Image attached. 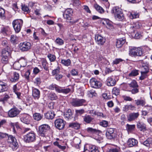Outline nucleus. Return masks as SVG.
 Wrapping results in <instances>:
<instances>
[{
	"mask_svg": "<svg viewBox=\"0 0 152 152\" xmlns=\"http://www.w3.org/2000/svg\"><path fill=\"white\" fill-rule=\"evenodd\" d=\"M10 52L6 50H3L1 53V56L8 57L10 55Z\"/></svg>",
	"mask_w": 152,
	"mask_h": 152,
	"instance_id": "nucleus-51",
	"label": "nucleus"
},
{
	"mask_svg": "<svg viewBox=\"0 0 152 152\" xmlns=\"http://www.w3.org/2000/svg\"><path fill=\"white\" fill-rule=\"evenodd\" d=\"M34 119L37 121H40L43 118V115L40 113H35L33 115Z\"/></svg>",
	"mask_w": 152,
	"mask_h": 152,
	"instance_id": "nucleus-32",
	"label": "nucleus"
},
{
	"mask_svg": "<svg viewBox=\"0 0 152 152\" xmlns=\"http://www.w3.org/2000/svg\"><path fill=\"white\" fill-rule=\"evenodd\" d=\"M148 73V72H141V75L139 77L140 79L141 80H142L146 78L147 76Z\"/></svg>",
	"mask_w": 152,
	"mask_h": 152,
	"instance_id": "nucleus-54",
	"label": "nucleus"
},
{
	"mask_svg": "<svg viewBox=\"0 0 152 152\" xmlns=\"http://www.w3.org/2000/svg\"><path fill=\"white\" fill-rule=\"evenodd\" d=\"M83 121L87 123H89L92 121L93 118L90 116L86 115L83 117Z\"/></svg>",
	"mask_w": 152,
	"mask_h": 152,
	"instance_id": "nucleus-38",
	"label": "nucleus"
},
{
	"mask_svg": "<svg viewBox=\"0 0 152 152\" xmlns=\"http://www.w3.org/2000/svg\"><path fill=\"white\" fill-rule=\"evenodd\" d=\"M23 23V21L21 19H16L13 21L12 26L16 33H18L20 31Z\"/></svg>",
	"mask_w": 152,
	"mask_h": 152,
	"instance_id": "nucleus-2",
	"label": "nucleus"
},
{
	"mask_svg": "<svg viewBox=\"0 0 152 152\" xmlns=\"http://www.w3.org/2000/svg\"><path fill=\"white\" fill-rule=\"evenodd\" d=\"M55 42L56 44L59 45H63L64 43L63 40L59 38H57L55 40Z\"/></svg>",
	"mask_w": 152,
	"mask_h": 152,
	"instance_id": "nucleus-52",
	"label": "nucleus"
},
{
	"mask_svg": "<svg viewBox=\"0 0 152 152\" xmlns=\"http://www.w3.org/2000/svg\"><path fill=\"white\" fill-rule=\"evenodd\" d=\"M103 23L105 25H106L107 28L109 29H112L113 28V26L111 22L108 20H104Z\"/></svg>",
	"mask_w": 152,
	"mask_h": 152,
	"instance_id": "nucleus-31",
	"label": "nucleus"
},
{
	"mask_svg": "<svg viewBox=\"0 0 152 152\" xmlns=\"http://www.w3.org/2000/svg\"><path fill=\"white\" fill-rule=\"evenodd\" d=\"M8 86L6 83L0 81V92H2L7 90Z\"/></svg>",
	"mask_w": 152,
	"mask_h": 152,
	"instance_id": "nucleus-25",
	"label": "nucleus"
},
{
	"mask_svg": "<svg viewBox=\"0 0 152 152\" xmlns=\"http://www.w3.org/2000/svg\"><path fill=\"white\" fill-rule=\"evenodd\" d=\"M139 115L138 113H129L127 116V120L131 121L137 119Z\"/></svg>",
	"mask_w": 152,
	"mask_h": 152,
	"instance_id": "nucleus-18",
	"label": "nucleus"
},
{
	"mask_svg": "<svg viewBox=\"0 0 152 152\" xmlns=\"http://www.w3.org/2000/svg\"><path fill=\"white\" fill-rule=\"evenodd\" d=\"M21 121L26 124H29L30 123L31 117L28 114H24L20 118Z\"/></svg>",
	"mask_w": 152,
	"mask_h": 152,
	"instance_id": "nucleus-15",
	"label": "nucleus"
},
{
	"mask_svg": "<svg viewBox=\"0 0 152 152\" xmlns=\"http://www.w3.org/2000/svg\"><path fill=\"white\" fill-rule=\"evenodd\" d=\"M47 57L49 59V60L50 62H54L56 59V56L53 55L50 53L48 54L47 55Z\"/></svg>",
	"mask_w": 152,
	"mask_h": 152,
	"instance_id": "nucleus-45",
	"label": "nucleus"
},
{
	"mask_svg": "<svg viewBox=\"0 0 152 152\" xmlns=\"http://www.w3.org/2000/svg\"><path fill=\"white\" fill-rule=\"evenodd\" d=\"M9 78L10 81L12 82H15L18 81L19 78V74L16 72H13L11 74Z\"/></svg>",
	"mask_w": 152,
	"mask_h": 152,
	"instance_id": "nucleus-19",
	"label": "nucleus"
},
{
	"mask_svg": "<svg viewBox=\"0 0 152 152\" xmlns=\"http://www.w3.org/2000/svg\"><path fill=\"white\" fill-rule=\"evenodd\" d=\"M10 31V29L8 26H1L0 27V33L4 36L7 35Z\"/></svg>",
	"mask_w": 152,
	"mask_h": 152,
	"instance_id": "nucleus-13",
	"label": "nucleus"
},
{
	"mask_svg": "<svg viewBox=\"0 0 152 152\" xmlns=\"http://www.w3.org/2000/svg\"><path fill=\"white\" fill-rule=\"evenodd\" d=\"M50 129V127L48 124L42 125L39 127V133L42 136H43Z\"/></svg>",
	"mask_w": 152,
	"mask_h": 152,
	"instance_id": "nucleus-7",
	"label": "nucleus"
},
{
	"mask_svg": "<svg viewBox=\"0 0 152 152\" xmlns=\"http://www.w3.org/2000/svg\"><path fill=\"white\" fill-rule=\"evenodd\" d=\"M40 92L37 89L33 88L32 89V96L34 99H38L40 97Z\"/></svg>",
	"mask_w": 152,
	"mask_h": 152,
	"instance_id": "nucleus-22",
	"label": "nucleus"
},
{
	"mask_svg": "<svg viewBox=\"0 0 152 152\" xmlns=\"http://www.w3.org/2000/svg\"><path fill=\"white\" fill-rule=\"evenodd\" d=\"M114 132V129L111 128H107L106 133V135L107 138L110 140L113 139L115 136Z\"/></svg>",
	"mask_w": 152,
	"mask_h": 152,
	"instance_id": "nucleus-12",
	"label": "nucleus"
},
{
	"mask_svg": "<svg viewBox=\"0 0 152 152\" xmlns=\"http://www.w3.org/2000/svg\"><path fill=\"white\" fill-rule=\"evenodd\" d=\"M138 129L140 131L144 130L145 129V125L142 122H138L137 125Z\"/></svg>",
	"mask_w": 152,
	"mask_h": 152,
	"instance_id": "nucleus-34",
	"label": "nucleus"
},
{
	"mask_svg": "<svg viewBox=\"0 0 152 152\" xmlns=\"http://www.w3.org/2000/svg\"><path fill=\"white\" fill-rule=\"evenodd\" d=\"M63 16L66 21L68 22L74 23L77 22V20H73L72 19V16L68 15L66 13H64Z\"/></svg>",
	"mask_w": 152,
	"mask_h": 152,
	"instance_id": "nucleus-24",
	"label": "nucleus"
},
{
	"mask_svg": "<svg viewBox=\"0 0 152 152\" xmlns=\"http://www.w3.org/2000/svg\"><path fill=\"white\" fill-rule=\"evenodd\" d=\"M84 152H95V146L89 144L85 145Z\"/></svg>",
	"mask_w": 152,
	"mask_h": 152,
	"instance_id": "nucleus-14",
	"label": "nucleus"
},
{
	"mask_svg": "<svg viewBox=\"0 0 152 152\" xmlns=\"http://www.w3.org/2000/svg\"><path fill=\"white\" fill-rule=\"evenodd\" d=\"M102 84L100 81H96V88H99L102 86Z\"/></svg>",
	"mask_w": 152,
	"mask_h": 152,
	"instance_id": "nucleus-60",
	"label": "nucleus"
},
{
	"mask_svg": "<svg viewBox=\"0 0 152 152\" xmlns=\"http://www.w3.org/2000/svg\"><path fill=\"white\" fill-rule=\"evenodd\" d=\"M69 126L70 127L74 128L75 129H78L80 127V125L77 123H70Z\"/></svg>",
	"mask_w": 152,
	"mask_h": 152,
	"instance_id": "nucleus-36",
	"label": "nucleus"
},
{
	"mask_svg": "<svg viewBox=\"0 0 152 152\" xmlns=\"http://www.w3.org/2000/svg\"><path fill=\"white\" fill-rule=\"evenodd\" d=\"M135 102L137 105H141L143 106L145 104V101L143 99H140L137 100H135Z\"/></svg>",
	"mask_w": 152,
	"mask_h": 152,
	"instance_id": "nucleus-39",
	"label": "nucleus"
},
{
	"mask_svg": "<svg viewBox=\"0 0 152 152\" xmlns=\"http://www.w3.org/2000/svg\"><path fill=\"white\" fill-rule=\"evenodd\" d=\"M139 71L137 70L134 69L129 74L128 76L129 77L136 76L139 74Z\"/></svg>",
	"mask_w": 152,
	"mask_h": 152,
	"instance_id": "nucleus-43",
	"label": "nucleus"
},
{
	"mask_svg": "<svg viewBox=\"0 0 152 152\" xmlns=\"http://www.w3.org/2000/svg\"><path fill=\"white\" fill-rule=\"evenodd\" d=\"M116 80L114 77H109L106 80L107 85L108 86H113L116 84Z\"/></svg>",
	"mask_w": 152,
	"mask_h": 152,
	"instance_id": "nucleus-20",
	"label": "nucleus"
},
{
	"mask_svg": "<svg viewBox=\"0 0 152 152\" xmlns=\"http://www.w3.org/2000/svg\"><path fill=\"white\" fill-rule=\"evenodd\" d=\"M64 13L67 14L68 15L72 16L73 13V11L72 9H67L65 11Z\"/></svg>",
	"mask_w": 152,
	"mask_h": 152,
	"instance_id": "nucleus-58",
	"label": "nucleus"
},
{
	"mask_svg": "<svg viewBox=\"0 0 152 152\" xmlns=\"http://www.w3.org/2000/svg\"><path fill=\"white\" fill-rule=\"evenodd\" d=\"M139 16V13L137 12L134 11H132L129 12V17L130 19H132L138 18Z\"/></svg>",
	"mask_w": 152,
	"mask_h": 152,
	"instance_id": "nucleus-28",
	"label": "nucleus"
},
{
	"mask_svg": "<svg viewBox=\"0 0 152 152\" xmlns=\"http://www.w3.org/2000/svg\"><path fill=\"white\" fill-rule=\"evenodd\" d=\"M129 54L130 56L135 57L141 56L142 55L143 53L140 48H134L130 50Z\"/></svg>",
	"mask_w": 152,
	"mask_h": 152,
	"instance_id": "nucleus-6",
	"label": "nucleus"
},
{
	"mask_svg": "<svg viewBox=\"0 0 152 152\" xmlns=\"http://www.w3.org/2000/svg\"><path fill=\"white\" fill-rule=\"evenodd\" d=\"M11 125L12 127V130L13 132L15 134L16 133V131L15 128V127H16V128H18V123H11L10 124Z\"/></svg>",
	"mask_w": 152,
	"mask_h": 152,
	"instance_id": "nucleus-56",
	"label": "nucleus"
},
{
	"mask_svg": "<svg viewBox=\"0 0 152 152\" xmlns=\"http://www.w3.org/2000/svg\"><path fill=\"white\" fill-rule=\"evenodd\" d=\"M138 141L134 138H129L127 142L128 145L130 147H135L137 145Z\"/></svg>",
	"mask_w": 152,
	"mask_h": 152,
	"instance_id": "nucleus-17",
	"label": "nucleus"
},
{
	"mask_svg": "<svg viewBox=\"0 0 152 152\" xmlns=\"http://www.w3.org/2000/svg\"><path fill=\"white\" fill-rule=\"evenodd\" d=\"M42 64L44 69L46 71L48 70V63L47 60L45 59H43L42 61Z\"/></svg>",
	"mask_w": 152,
	"mask_h": 152,
	"instance_id": "nucleus-41",
	"label": "nucleus"
},
{
	"mask_svg": "<svg viewBox=\"0 0 152 152\" xmlns=\"http://www.w3.org/2000/svg\"><path fill=\"white\" fill-rule=\"evenodd\" d=\"M112 93L116 96L118 95L120 93L119 89L116 87H114L113 89Z\"/></svg>",
	"mask_w": 152,
	"mask_h": 152,
	"instance_id": "nucleus-55",
	"label": "nucleus"
},
{
	"mask_svg": "<svg viewBox=\"0 0 152 152\" xmlns=\"http://www.w3.org/2000/svg\"><path fill=\"white\" fill-rule=\"evenodd\" d=\"M102 134L101 131L96 129V140L99 143L102 142Z\"/></svg>",
	"mask_w": 152,
	"mask_h": 152,
	"instance_id": "nucleus-16",
	"label": "nucleus"
},
{
	"mask_svg": "<svg viewBox=\"0 0 152 152\" xmlns=\"http://www.w3.org/2000/svg\"><path fill=\"white\" fill-rule=\"evenodd\" d=\"M38 30L43 36L46 37L48 35V34L45 32V31L43 28H39Z\"/></svg>",
	"mask_w": 152,
	"mask_h": 152,
	"instance_id": "nucleus-63",
	"label": "nucleus"
},
{
	"mask_svg": "<svg viewBox=\"0 0 152 152\" xmlns=\"http://www.w3.org/2000/svg\"><path fill=\"white\" fill-rule=\"evenodd\" d=\"M124 60L121 58H116L113 61V64H117L123 61Z\"/></svg>",
	"mask_w": 152,
	"mask_h": 152,
	"instance_id": "nucleus-59",
	"label": "nucleus"
},
{
	"mask_svg": "<svg viewBox=\"0 0 152 152\" xmlns=\"http://www.w3.org/2000/svg\"><path fill=\"white\" fill-rule=\"evenodd\" d=\"M108 124V122L106 121H103L101 122H100L99 123V125L103 127H107Z\"/></svg>",
	"mask_w": 152,
	"mask_h": 152,
	"instance_id": "nucleus-57",
	"label": "nucleus"
},
{
	"mask_svg": "<svg viewBox=\"0 0 152 152\" xmlns=\"http://www.w3.org/2000/svg\"><path fill=\"white\" fill-rule=\"evenodd\" d=\"M105 42V39L101 35H98L97 37L96 41V43L99 45H103Z\"/></svg>",
	"mask_w": 152,
	"mask_h": 152,
	"instance_id": "nucleus-23",
	"label": "nucleus"
},
{
	"mask_svg": "<svg viewBox=\"0 0 152 152\" xmlns=\"http://www.w3.org/2000/svg\"><path fill=\"white\" fill-rule=\"evenodd\" d=\"M19 37L15 35H12L10 37V41L13 44H16L18 42Z\"/></svg>",
	"mask_w": 152,
	"mask_h": 152,
	"instance_id": "nucleus-29",
	"label": "nucleus"
},
{
	"mask_svg": "<svg viewBox=\"0 0 152 152\" xmlns=\"http://www.w3.org/2000/svg\"><path fill=\"white\" fill-rule=\"evenodd\" d=\"M126 42L125 39L124 38L118 39L116 43V46L118 48H121Z\"/></svg>",
	"mask_w": 152,
	"mask_h": 152,
	"instance_id": "nucleus-21",
	"label": "nucleus"
},
{
	"mask_svg": "<svg viewBox=\"0 0 152 152\" xmlns=\"http://www.w3.org/2000/svg\"><path fill=\"white\" fill-rule=\"evenodd\" d=\"M10 146L13 151H15L18 148V144L17 140L10 143Z\"/></svg>",
	"mask_w": 152,
	"mask_h": 152,
	"instance_id": "nucleus-37",
	"label": "nucleus"
},
{
	"mask_svg": "<svg viewBox=\"0 0 152 152\" xmlns=\"http://www.w3.org/2000/svg\"><path fill=\"white\" fill-rule=\"evenodd\" d=\"M13 91L16 94L17 97L19 98L20 96L21 95V93L19 92V88L17 86V84L13 86Z\"/></svg>",
	"mask_w": 152,
	"mask_h": 152,
	"instance_id": "nucleus-33",
	"label": "nucleus"
},
{
	"mask_svg": "<svg viewBox=\"0 0 152 152\" xmlns=\"http://www.w3.org/2000/svg\"><path fill=\"white\" fill-rule=\"evenodd\" d=\"M36 135L34 132H29L24 137V140L26 142H34L35 140Z\"/></svg>",
	"mask_w": 152,
	"mask_h": 152,
	"instance_id": "nucleus-5",
	"label": "nucleus"
},
{
	"mask_svg": "<svg viewBox=\"0 0 152 152\" xmlns=\"http://www.w3.org/2000/svg\"><path fill=\"white\" fill-rule=\"evenodd\" d=\"M55 114L54 112L52 111H48L45 115V117L48 119H52L54 117Z\"/></svg>",
	"mask_w": 152,
	"mask_h": 152,
	"instance_id": "nucleus-26",
	"label": "nucleus"
},
{
	"mask_svg": "<svg viewBox=\"0 0 152 152\" xmlns=\"http://www.w3.org/2000/svg\"><path fill=\"white\" fill-rule=\"evenodd\" d=\"M112 11L115 15L121 12V9L118 7H113Z\"/></svg>",
	"mask_w": 152,
	"mask_h": 152,
	"instance_id": "nucleus-40",
	"label": "nucleus"
},
{
	"mask_svg": "<svg viewBox=\"0 0 152 152\" xmlns=\"http://www.w3.org/2000/svg\"><path fill=\"white\" fill-rule=\"evenodd\" d=\"M129 86L130 89L129 91L131 92L132 94H135L139 92V89L137 88L138 86L135 80H132L131 82L129 83Z\"/></svg>",
	"mask_w": 152,
	"mask_h": 152,
	"instance_id": "nucleus-3",
	"label": "nucleus"
},
{
	"mask_svg": "<svg viewBox=\"0 0 152 152\" xmlns=\"http://www.w3.org/2000/svg\"><path fill=\"white\" fill-rule=\"evenodd\" d=\"M135 126V125H126V129L129 132H131L134 130Z\"/></svg>",
	"mask_w": 152,
	"mask_h": 152,
	"instance_id": "nucleus-48",
	"label": "nucleus"
},
{
	"mask_svg": "<svg viewBox=\"0 0 152 152\" xmlns=\"http://www.w3.org/2000/svg\"><path fill=\"white\" fill-rule=\"evenodd\" d=\"M115 18L118 20L121 21L124 19V17L122 12L115 15Z\"/></svg>",
	"mask_w": 152,
	"mask_h": 152,
	"instance_id": "nucleus-44",
	"label": "nucleus"
},
{
	"mask_svg": "<svg viewBox=\"0 0 152 152\" xmlns=\"http://www.w3.org/2000/svg\"><path fill=\"white\" fill-rule=\"evenodd\" d=\"M55 126L58 129L61 130L63 129L65 126V122L61 119H58L55 121Z\"/></svg>",
	"mask_w": 152,
	"mask_h": 152,
	"instance_id": "nucleus-10",
	"label": "nucleus"
},
{
	"mask_svg": "<svg viewBox=\"0 0 152 152\" xmlns=\"http://www.w3.org/2000/svg\"><path fill=\"white\" fill-rule=\"evenodd\" d=\"M86 101L85 99H73L71 103L74 107H79L83 105Z\"/></svg>",
	"mask_w": 152,
	"mask_h": 152,
	"instance_id": "nucleus-8",
	"label": "nucleus"
},
{
	"mask_svg": "<svg viewBox=\"0 0 152 152\" xmlns=\"http://www.w3.org/2000/svg\"><path fill=\"white\" fill-rule=\"evenodd\" d=\"M20 49L22 51H26L30 49L31 43L28 42H25L20 43L19 45Z\"/></svg>",
	"mask_w": 152,
	"mask_h": 152,
	"instance_id": "nucleus-9",
	"label": "nucleus"
},
{
	"mask_svg": "<svg viewBox=\"0 0 152 152\" xmlns=\"http://www.w3.org/2000/svg\"><path fill=\"white\" fill-rule=\"evenodd\" d=\"M72 114L71 110L70 109H68L67 111L64 114V118L66 119H69L71 118Z\"/></svg>",
	"mask_w": 152,
	"mask_h": 152,
	"instance_id": "nucleus-30",
	"label": "nucleus"
},
{
	"mask_svg": "<svg viewBox=\"0 0 152 152\" xmlns=\"http://www.w3.org/2000/svg\"><path fill=\"white\" fill-rule=\"evenodd\" d=\"M27 64L26 60L23 58H21L18 60V62H15L13 66L16 69H18L21 67L25 66L27 65Z\"/></svg>",
	"mask_w": 152,
	"mask_h": 152,
	"instance_id": "nucleus-4",
	"label": "nucleus"
},
{
	"mask_svg": "<svg viewBox=\"0 0 152 152\" xmlns=\"http://www.w3.org/2000/svg\"><path fill=\"white\" fill-rule=\"evenodd\" d=\"M61 63L64 66H68L71 65V61L69 59H63L61 60Z\"/></svg>",
	"mask_w": 152,
	"mask_h": 152,
	"instance_id": "nucleus-35",
	"label": "nucleus"
},
{
	"mask_svg": "<svg viewBox=\"0 0 152 152\" xmlns=\"http://www.w3.org/2000/svg\"><path fill=\"white\" fill-rule=\"evenodd\" d=\"M96 10L99 13L102 14L104 11V9L101 6L96 4Z\"/></svg>",
	"mask_w": 152,
	"mask_h": 152,
	"instance_id": "nucleus-46",
	"label": "nucleus"
},
{
	"mask_svg": "<svg viewBox=\"0 0 152 152\" xmlns=\"http://www.w3.org/2000/svg\"><path fill=\"white\" fill-rule=\"evenodd\" d=\"M22 9L25 12H28L30 11L28 7L25 5L22 6Z\"/></svg>",
	"mask_w": 152,
	"mask_h": 152,
	"instance_id": "nucleus-64",
	"label": "nucleus"
},
{
	"mask_svg": "<svg viewBox=\"0 0 152 152\" xmlns=\"http://www.w3.org/2000/svg\"><path fill=\"white\" fill-rule=\"evenodd\" d=\"M49 98L51 100H53L56 99L58 97L55 93L51 92L49 94Z\"/></svg>",
	"mask_w": 152,
	"mask_h": 152,
	"instance_id": "nucleus-47",
	"label": "nucleus"
},
{
	"mask_svg": "<svg viewBox=\"0 0 152 152\" xmlns=\"http://www.w3.org/2000/svg\"><path fill=\"white\" fill-rule=\"evenodd\" d=\"M90 85L91 87L95 88V79L92 78L90 80Z\"/></svg>",
	"mask_w": 152,
	"mask_h": 152,
	"instance_id": "nucleus-61",
	"label": "nucleus"
},
{
	"mask_svg": "<svg viewBox=\"0 0 152 152\" xmlns=\"http://www.w3.org/2000/svg\"><path fill=\"white\" fill-rule=\"evenodd\" d=\"M20 113L19 110L16 107L11 109L8 113V115L9 117L13 118L16 116Z\"/></svg>",
	"mask_w": 152,
	"mask_h": 152,
	"instance_id": "nucleus-11",
	"label": "nucleus"
},
{
	"mask_svg": "<svg viewBox=\"0 0 152 152\" xmlns=\"http://www.w3.org/2000/svg\"><path fill=\"white\" fill-rule=\"evenodd\" d=\"M142 26V24L139 21H137L136 22L134 23L131 26L130 28H140Z\"/></svg>",
	"mask_w": 152,
	"mask_h": 152,
	"instance_id": "nucleus-42",
	"label": "nucleus"
},
{
	"mask_svg": "<svg viewBox=\"0 0 152 152\" xmlns=\"http://www.w3.org/2000/svg\"><path fill=\"white\" fill-rule=\"evenodd\" d=\"M59 72L60 69L59 68H57L53 70L52 73L53 75L54 76L58 74Z\"/></svg>",
	"mask_w": 152,
	"mask_h": 152,
	"instance_id": "nucleus-62",
	"label": "nucleus"
},
{
	"mask_svg": "<svg viewBox=\"0 0 152 152\" xmlns=\"http://www.w3.org/2000/svg\"><path fill=\"white\" fill-rule=\"evenodd\" d=\"M7 136L8 137L7 142L8 143H9L10 144L12 142H14L15 140H17L15 137H14L12 135H8V136Z\"/></svg>",
	"mask_w": 152,
	"mask_h": 152,
	"instance_id": "nucleus-49",
	"label": "nucleus"
},
{
	"mask_svg": "<svg viewBox=\"0 0 152 152\" xmlns=\"http://www.w3.org/2000/svg\"><path fill=\"white\" fill-rule=\"evenodd\" d=\"M1 61L2 63L6 64L8 63V57L3 56H1Z\"/></svg>",
	"mask_w": 152,
	"mask_h": 152,
	"instance_id": "nucleus-53",
	"label": "nucleus"
},
{
	"mask_svg": "<svg viewBox=\"0 0 152 152\" xmlns=\"http://www.w3.org/2000/svg\"><path fill=\"white\" fill-rule=\"evenodd\" d=\"M142 144L148 147L152 145V138L151 137L148 138L145 141L142 142Z\"/></svg>",
	"mask_w": 152,
	"mask_h": 152,
	"instance_id": "nucleus-27",
	"label": "nucleus"
},
{
	"mask_svg": "<svg viewBox=\"0 0 152 152\" xmlns=\"http://www.w3.org/2000/svg\"><path fill=\"white\" fill-rule=\"evenodd\" d=\"M49 89L53 90L54 89L58 93H63L67 94L69 93L71 91V89L69 88H63L55 84H52L49 86Z\"/></svg>",
	"mask_w": 152,
	"mask_h": 152,
	"instance_id": "nucleus-1",
	"label": "nucleus"
},
{
	"mask_svg": "<svg viewBox=\"0 0 152 152\" xmlns=\"http://www.w3.org/2000/svg\"><path fill=\"white\" fill-rule=\"evenodd\" d=\"M59 142L57 141L54 142L53 144L55 146H57L59 148L62 150H64L66 148V146H61L59 144Z\"/></svg>",
	"mask_w": 152,
	"mask_h": 152,
	"instance_id": "nucleus-50",
	"label": "nucleus"
}]
</instances>
